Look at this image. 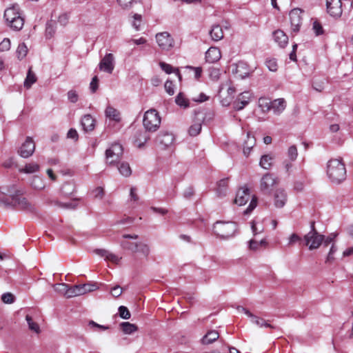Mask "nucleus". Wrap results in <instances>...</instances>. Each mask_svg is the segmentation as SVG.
I'll return each instance as SVG.
<instances>
[{
    "mask_svg": "<svg viewBox=\"0 0 353 353\" xmlns=\"http://www.w3.org/2000/svg\"><path fill=\"white\" fill-rule=\"evenodd\" d=\"M74 190V185L72 183H65L63 184L61 191L63 194L65 195H69L73 192Z\"/></svg>",
    "mask_w": 353,
    "mask_h": 353,
    "instance_id": "603ef678",
    "label": "nucleus"
},
{
    "mask_svg": "<svg viewBox=\"0 0 353 353\" xmlns=\"http://www.w3.org/2000/svg\"><path fill=\"white\" fill-rule=\"evenodd\" d=\"M26 319L27 321V323L28 324V327H29L30 330H31L32 331H33L37 334L40 332V328H39V325L32 321L30 316L27 315L26 317Z\"/></svg>",
    "mask_w": 353,
    "mask_h": 353,
    "instance_id": "49530a36",
    "label": "nucleus"
},
{
    "mask_svg": "<svg viewBox=\"0 0 353 353\" xmlns=\"http://www.w3.org/2000/svg\"><path fill=\"white\" fill-rule=\"evenodd\" d=\"M256 144V140L254 136L250 133L247 134V139L244 141L243 152L245 157H248L251 152L252 149Z\"/></svg>",
    "mask_w": 353,
    "mask_h": 353,
    "instance_id": "b1692460",
    "label": "nucleus"
},
{
    "mask_svg": "<svg viewBox=\"0 0 353 353\" xmlns=\"http://www.w3.org/2000/svg\"><path fill=\"white\" fill-rule=\"evenodd\" d=\"M161 68L167 74H170L173 72V68L171 65L164 63L160 62L159 63Z\"/></svg>",
    "mask_w": 353,
    "mask_h": 353,
    "instance_id": "774afa93",
    "label": "nucleus"
},
{
    "mask_svg": "<svg viewBox=\"0 0 353 353\" xmlns=\"http://www.w3.org/2000/svg\"><path fill=\"white\" fill-rule=\"evenodd\" d=\"M310 231L304 236L305 245L308 246L309 250H315L319 248L323 243L324 236L320 234L315 229L314 222L310 223Z\"/></svg>",
    "mask_w": 353,
    "mask_h": 353,
    "instance_id": "0eeeda50",
    "label": "nucleus"
},
{
    "mask_svg": "<svg viewBox=\"0 0 353 353\" xmlns=\"http://www.w3.org/2000/svg\"><path fill=\"white\" fill-rule=\"evenodd\" d=\"M82 288L81 285H76L70 287L68 290V298L83 295Z\"/></svg>",
    "mask_w": 353,
    "mask_h": 353,
    "instance_id": "58836bf2",
    "label": "nucleus"
},
{
    "mask_svg": "<svg viewBox=\"0 0 353 353\" xmlns=\"http://www.w3.org/2000/svg\"><path fill=\"white\" fill-rule=\"evenodd\" d=\"M302 239L300 236H299L296 233H292L289 237H288V246H292L294 245L296 243L301 242Z\"/></svg>",
    "mask_w": 353,
    "mask_h": 353,
    "instance_id": "864d4df0",
    "label": "nucleus"
},
{
    "mask_svg": "<svg viewBox=\"0 0 353 353\" xmlns=\"http://www.w3.org/2000/svg\"><path fill=\"white\" fill-rule=\"evenodd\" d=\"M39 170H40L39 165L37 163L32 162V163L26 164L23 168H19V171L21 173L33 174V173L39 172Z\"/></svg>",
    "mask_w": 353,
    "mask_h": 353,
    "instance_id": "bb28decb",
    "label": "nucleus"
},
{
    "mask_svg": "<svg viewBox=\"0 0 353 353\" xmlns=\"http://www.w3.org/2000/svg\"><path fill=\"white\" fill-rule=\"evenodd\" d=\"M30 185L32 187V188L37 190H43L46 187V183L44 182L43 179L38 175H35L33 176Z\"/></svg>",
    "mask_w": 353,
    "mask_h": 353,
    "instance_id": "7c9ffc66",
    "label": "nucleus"
},
{
    "mask_svg": "<svg viewBox=\"0 0 353 353\" xmlns=\"http://www.w3.org/2000/svg\"><path fill=\"white\" fill-rule=\"evenodd\" d=\"M69 21V15L66 13H63L59 15L58 18V23L63 26H65Z\"/></svg>",
    "mask_w": 353,
    "mask_h": 353,
    "instance_id": "0e129e2a",
    "label": "nucleus"
},
{
    "mask_svg": "<svg viewBox=\"0 0 353 353\" xmlns=\"http://www.w3.org/2000/svg\"><path fill=\"white\" fill-rule=\"evenodd\" d=\"M252 93L250 92H243L241 93L233 103V108L236 110H243L250 101Z\"/></svg>",
    "mask_w": 353,
    "mask_h": 353,
    "instance_id": "dca6fc26",
    "label": "nucleus"
},
{
    "mask_svg": "<svg viewBox=\"0 0 353 353\" xmlns=\"http://www.w3.org/2000/svg\"><path fill=\"white\" fill-rule=\"evenodd\" d=\"M268 243L265 239H262L260 241H256L255 240H250L249 242V248L250 250L256 251L258 250L261 247H266Z\"/></svg>",
    "mask_w": 353,
    "mask_h": 353,
    "instance_id": "4c0bfd02",
    "label": "nucleus"
},
{
    "mask_svg": "<svg viewBox=\"0 0 353 353\" xmlns=\"http://www.w3.org/2000/svg\"><path fill=\"white\" fill-rule=\"evenodd\" d=\"M228 188V179H223L217 183L216 192L217 196H223L226 194Z\"/></svg>",
    "mask_w": 353,
    "mask_h": 353,
    "instance_id": "2f4dec72",
    "label": "nucleus"
},
{
    "mask_svg": "<svg viewBox=\"0 0 353 353\" xmlns=\"http://www.w3.org/2000/svg\"><path fill=\"white\" fill-rule=\"evenodd\" d=\"M175 101L177 105L186 108L188 106V100L185 97V96L182 93H179L175 99Z\"/></svg>",
    "mask_w": 353,
    "mask_h": 353,
    "instance_id": "09e8293b",
    "label": "nucleus"
},
{
    "mask_svg": "<svg viewBox=\"0 0 353 353\" xmlns=\"http://www.w3.org/2000/svg\"><path fill=\"white\" fill-rule=\"evenodd\" d=\"M81 124L85 132H90L95 127V120L90 114H85L82 117Z\"/></svg>",
    "mask_w": 353,
    "mask_h": 353,
    "instance_id": "4be33fe9",
    "label": "nucleus"
},
{
    "mask_svg": "<svg viewBox=\"0 0 353 353\" xmlns=\"http://www.w3.org/2000/svg\"><path fill=\"white\" fill-rule=\"evenodd\" d=\"M301 13L302 11L299 8L292 9L289 13L291 28L294 32H298L300 29L302 23Z\"/></svg>",
    "mask_w": 353,
    "mask_h": 353,
    "instance_id": "4468645a",
    "label": "nucleus"
},
{
    "mask_svg": "<svg viewBox=\"0 0 353 353\" xmlns=\"http://www.w3.org/2000/svg\"><path fill=\"white\" fill-rule=\"evenodd\" d=\"M327 175L332 183H341L346 179L345 164L340 159H330L327 163Z\"/></svg>",
    "mask_w": 353,
    "mask_h": 353,
    "instance_id": "f03ea898",
    "label": "nucleus"
},
{
    "mask_svg": "<svg viewBox=\"0 0 353 353\" xmlns=\"http://www.w3.org/2000/svg\"><path fill=\"white\" fill-rule=\"evenodd\" d=\"M326 6L330 16L335 18L341 16L343 12L341 0H327Z\"/></svg>",
    "mask_w": 353,
    "mask_h": 353,
    "instance_id": "f8f14e48",
    "label": "nucleus"
},
{
    "mask_svg": "<svg viewBox=\"0 0 353 353\" xmlns=\"http://www.w3.org/2000/svg\"><path fill=\"white\" fill-rule=\"evenodd\" d=\"M83 294L96 290L98 287L95 283H85L81 285Z\"/></svg>",
    "mask_w": 353,
    "mask_h": 353,
    "instance_id": "8fccbe9b",
    "label": "nucleus"
},
{
    "mask_svg": "<svg viewBox=\"0 0 353 353\" xmlns=\"http://www.w3.org/2000/svg\"><path fill=\"white\" fill-rule=\"evenodd\" d=\"M56 31V26L55 22L50 21L47 23L46 24V37L47 39L52 38Z\"/></svg>",
    "mask_w": 353,
    "mask_h": 353,
    "instance_id": "ea45409f",
    "label": "nucleus"
},
{
    "mask_svg": "<svg viewBox=\"0 0 353 353\" xmlns=\"http://www.w3.org/2000/svg\"><path fill=\"white\" fill-rule=\"evenodd\" d=\"M135 1L136 0H117L119 6L124 9L130 8Z\"/></svg>",
    "mask_w": 353,
    "mask_h": 353,
    "instance_id": "680f3d73",
    "label": "nucleus"
},
{
    "mask_svg": "<svg viewBox=\"0 0 353 353\" xmlns=\"http://www.w3.org/2000/svg\"><path fill=\"white\" fill-rule=\"evenodd\" d=\"M250 321L252 323L255 324L256 326L259 327H270V328H274L273 325L270 324L266 320H265L263 318L259 317L255 315H252V316L250 318Z\"/></svg>",
    "mask_w": 353,
    "mask_h": 353,
    "instance_id": "c756f323",
    "label": "nucleus"
},
{
    "mask_svg": "<svg viewBox=\"0 0 353 353\" xmlns=\"http://www.w3.org/2000/svg\"><path fill=\"white\" fill-rule=\"evenodd\" d=\"M92 194L96 199H101L104 195V191L102 188L97 187L93 190Z\"/></svg>",
    "mask_w": 353,
    "mask_h": 353,
    "instance_id": "338daca9",
    "label": "nucleus"
},
{
    "mask_svg": "<svg viewBox=\"0 0 353 353\" xmlns=\"http://www.w3.org/2000/svg\"><path fill=\"white\" fill-rule=\"evenodd\" d=\"M10 197L13 200L12 208L28 212H34V206L26 197L23 196L21 191H14V193L10 194Z\"/></svg>",
    "mask_w": 353,
    "mask_h": 353,
    "instance_id": "6e6552de",
    "label": "nucleus"
},
{
    "mask_svg": "<svg viewBox=\"0 0 353 353\" xmlns=\"http://www.w3.org/2000/svg\"><path fill=\"white\" fill-rule=\"evenodd\" d=\"M164 87L168 94L170 95H173L174 94V85L172 81H167L165 83Z\"/></svg>",
    "mask_w": 353,
    "mask_h": 353,
    "instance_id": "bf43d9fd",
    "label": "nucleus"
},
{
    "mask_svg": "<svg viewBox=\"0 0 353 353\" xmlns=\"http://www.w3.org/2000/svg\"><path fill=\"white\" fill-rule=\"evenodd\" d=\"M273 37L274 41L278 43L280 48H285L288 43V37L281 30L274 31Z\"/></svg>",
    "mask_w": 353,
    "mask_h": 353,
    "instance_id": "412c9836",
    "label": "nucleus"
},
{
    "mask_svg": "<svg viewBox=\"0 0 353 353\" xmlns=\"http://www.w3.org/2000/svg\"><path fill=\"white\" fill-rule=\"evenodd\" d=\"M201 126L202 125L200 121L193 123L188 130L189 134L192 137L198 135L201 130Z\"/></svg>",
    "mask_w": 353,
    "mask_h": 353,
    "instance_id": "79ce46f5",
    "label": "nucleus"
},
{
    "mask_svg": "<svg viewBox=\"0 0 353 353\" xmlns=\"http://www.w3.org/2000/svg\"><path fill=\"white\" fill-rule=\"evenodd\" d=\"M221 57V51L216 47H210L205 53L206 61L214 63L218 61Z\"/></svg>",
    "mask_w": 353,
    "mask_h": 353,
    "instance_id": "aec40b11",
    "label": "nucleus"
},
{
    "mask_svg": "<svg viewBox=\"0 0 353 353\" xmlns=\"http://www.w3.org/2000/svg\"><path fill=\"white\" fill-rule=\"evenodd\" d=\"M268 68L272 72H276L278 69V65L275 59H269L265 61Z\"/></svg>",
    "mask_w": 353,
    "mask_h": 353,
    "instance_id": "3c124183",
    "label": "nucleus"
},
{
    "mask_svg": "<svg viewBox=\"0 0 353 353\" xmlns=\"http://www.w3.org/2000/svg\"><path fill=\"white\" fill-rule=\"evenodd\" d=\"M287 201V194L283 189L279 188L274 193V204L275 207L283 208Z\"/></svg>",
    "mask_w": 353,
    "mask_h": 353,
    "instance_id": "a211bd4d",
    "label": "nucleus"
},
{
    "mask_svg": "<svg viewBox=\"0 0 353 353\" xmlns=\"http://www.w3.org/2000/svg\"><path fill=\"white\" fill-rule=\"evenodd\" d=\"M122 155V145L119 143H115L106 150L105 156L107 163L110 165L119 163Z\"/></svg>",
    "mask_w": 353,
    "mask_h": 353,
    "instance_id": "1a4fd4ad",
    "label": "nucleus"
},
{
    "mask_svg": "<svg viewBox=\"0 0 353 353\" xmlns=\"http://www.w3.org/2000/svg\"><path fill=\"white\" fill-rule=\"evenodd\" d=\"M274 159L272 154H264L261 157L259 165L262 168L268 170L272 167Z\"/></svg>",
    "mask_w": 353,
    "mask_h": 353,
    "instance_id": "cd10ccee",
    "label": "nucleus"
},
{
    "mask_svg": "<svg viewBox=\"0 0 353 353\" xmlns=\"http://www.w3.org/2000/svg\"><path fill=\"white\" fill-rule=\"evenodd\" d=\"M6 24L10 29L19 31L24 25V19L19 5L15 4L8 8L4 12Z\"/></svg>",
    "mask_w": 353,
    "mask_h": 353,
    "instance_id": "7ed1b4c3",
    "label": "nucleus"
},
{
    "mask_svg": "<svg viewBox=\"0 0 353 353\" xmlns=\"http://www.w3.org/2000/svg\"><path fill=\"white\" fill-rule=\"evenodd\" d=\"M118 170L121 174H122L124 176H129L131 173L132 170L131 168L128 163L122 162L121 163H119Z\"/></svg>",
    "mask_w": 353,
    "mask_h": 353,
    "instance_id": "e433bc0d",
    "label": "nucleus"
},
{
    "mask_svg": "<svg viewBox=\"0 0 353 353\" xmlns=\"http://www.w3.org/2000/svg\"><path fill=\"white\" fill-rule=\"evenodd\" d=\"M213 231L221 239H227L234 236L237 225L232 221H216L213 225Z\"/></svg>",
    "mask_w": 353,
    "mask_h": 353,
    "instance_id": "39448f33",
    "label": "nucleus"
},
{
    "mask_svg": "<svg viewBox=\"0 0 353 353\" xmlns=\"http://www.w3.org/2000/svg\"><path fill=\"white\" fill-rule=\"evenodd\" d=\"M210 35L212 40L218 41L223 38V32L222 28L219 25H214L210 32Z\"/></svg>",
    "mask_w": 353,
    "mask_h": 353,
    "instance_id": "a878e982",
    "label": "nucleus"
},
{
    "mask_svg": "<svg viewBox=\"0 0 353 353\" xmlns=\"http://www.w3.org/2000/svg\"><path fill=\"white\" fill-rule=\"evenodd\" d=\"M120 325L125 334H131L137 330V326L129 322H123Z\"/></svg>",
    "mask_w": 353,
    "mask_h": 353,
    "instance_id": "473e14b6",
    "label": "nucleus"
},
{
    "mask_svg": "<svg viewBox=\"0 0 353 353\" xmlns=\"http://www.w3.org/2000/svg\"><path fill=\"white\" fill-rule=\"evenodd\" d=\"M16 53L19 59H23L28 53V47L24 43H20L18 46Z\"/></svg>",
    "mask_w": 353,
    "mask_h": 353,
    "instance_id": "c03bdc74",
    "label": "nucleus"
},
{
    "mask_svg": "<svg viewBox=\"0 0 353 353\" xmlns=\"http://www.w3.org/2000/svg\"><path fill=\"white\" fill-rule=\"evenodd\" d=\"M55 292L65 296L68 298L69 285L65 283H57L53 285Z\"/></svg>",
    "mask_w": 353,
    "mask_h": 353,
    "instance_id": "72a5a7b5",
    "label": "nucleus"
},
{
    "mask_svg": "<svg viewBox=\"0 0 353 353\" xmlns=\"http://www.w3.org/2000/svg\"><path fill=\"white\" fill-rule=\"evenodd\" d=\"M88 325L90 327V329L93 332H102L106 331L110 329L109 326L100 325L92 320L88 322Z\"/></svg>",
    "mask_w": 353,
    "mask_h": 353,
    "instance_id": "f704fd0d",
    "label": "nucleus"
},
{
    "mask_svg": "<svg viewBox=\"0 0 353 353\" xmlns=\"http://www.w3.org/2000/svg\"><path fill=\"white\" fill-rule=\"evenodd\" d=\"M105 114L110 121L117 123L119 122L121 119L119 111L110 105L107 106L105 110Z\"/></svg>",
    "mask_w": 353,
    "mask_h": 353,
    "instance_id": "393cba45",
    "label": "nucleus"
},
{
    "mask_svg": "<svg viewBox=\"0 0 353 353\" xmlns=\"http://www.w3.org/2000/svg\"><path fill=\"white\" fill-rule=\"evenodd\" d=\"M143 124L147 131H157L161 124V117L158 112L154 109L146 111L143 116Z\"/></svg>",
    "mask_w": 353,
    "mask_h": 353,
    "instance_id": "423d86ee",
    "label": "nucleus"
},
{
    "mask_svg": "<svg viewBox=\"0 0 353 353\" xmlns=\"http://www.w3.org/2000/svg\"><path fill=\"white\" fill-rule=\"evenodd\" d=\"M123 292V289L120 285H115L113 287L111 290L110 293L112 296L117 298L121 295Z\"/></svg>",
    "mask_w": 353,
    "mask_h": 353,
    "instance_id": "052dcab7",
    "label": "nucleus"
},
{
    "mask_svg": "<svg viewBox=\"0 0 353 353\" xmlns=\"http://www.w3.org/2000/svg\"><path fill=\"white\" fill-rule=\"evenodd\" d=\"M58 205L61 208L67 209H74L77 206V202H67V203H59Z\"/></svg>",
    "mask_w": 353,
    "mask_h": 353,
    "instance_id": "69168bd1",
    "label": "nucleus"
},
{
    "mask_svg": "<svg viewBox=\"0 0 353 353\" xmlns=\"http://www.w3.org/2000/svg\"><path fill=\"white\" fill-rule=\"evenodd\" d=\"M250 199H251L250 205L244 211V214H248L257 205V198L255 196L251 195L250 191L248 188H242L237 191L234 202L237 205L241 206L245 205Z\"/></svg>",
    "mask_w": 353,
    "mask_h": 353,
    "instance_id": "20e7f679",
    "label": "nucleus"
},
{
    "mask_svg": "<svg viewBox=\"0 0 353 353\" xmlns=\"http://www.w3.org/2000/svg\"><path fill=\"white\" fill-rule=\"evenodd\" d=\"M132 26L136 30H140L142 23V16L139 14H134L132 17Z\"/></svg>",
    "mask_w": 353,
    "mask_h": 353,
    "instance_id": "a18cd8bd",
    "label": "nucleus"
},
{
    "mask_svg": "<svg viewBox=\"0 0 353 353\" xmlns=\"http://www.w3.org/2000/svg\"><path fill=\"white\" fill-rule=\"evenodd\" d=\"M121 247L141 258H148L150 249L148 244L140 241L137 234H123L120 241Z\"/></svg>",
    "mask_w": 353,
    "mask_h": 353,
    "instance_id": "f257e3e1",
    "label": "nucleus"
},
{
    "mask_svg": "<svg viewBox=\"0 0 353 353\" xmlns=\"http://www.w3.org/2000/svg\"><path fill=\"white\" fill-rule=\"evenodd\" d=\"M3 303L10 304L14 302V296L11 293H5L1 296Z\"/></svg>",
    "mask_w": 353,
    "mask_h": 353,
    "instance_id": "e2e57ef3",
    "label": "nucleus"
},
{
    "mask_svg": "<svg viewBox=\"0 0 353 353\" xmlns=\"http://www.w3.org/2000/svg\"><path fill=\"white\" fill-rule=\"evenodd\" d=\"M277 182V179L274 177L273 174L266 173L261 179L260 188L263 192H269Z\"/></svg>",
    "mask_w": 353,
    "mask_h": 353,
    "instance_id": "2eb2a0df",
    "label": "nucleus"
},
{
    "mask_svg": "<svg viewBox=\"0 0 353 353\" xmlns=\"http://www.w3.org/2000/svg\"><path fill=\"white\" fill-rule=\"evenodd\" d=\"M36 81L37 78L35 74L32 72L31 69H29L24 81V86L27 88H30Z\"/></svg>",
    "mask_w": 353,
    "mask_h": 353,
    "instance_id": "a19ab883",
    "label": "nucleus"
},
{
    "mask_svg": "<svg viewBox=\"0 0 353 353\" xmlns=\"http://www.w3.org/2000/svg\"><path fill=\"white\" fill-rule=\"evenodd\" d=\"M286 108V102L283 99H277L272 101L271 109L274 114H280Z\"/></svg>",
    "mask_w": 353,
    "mask_h": 353,
    "instance_id": "5701e85b",
    "label": "nucleus"
},
{
    "mask_svg": "<svg viewBox=\"0 0 353 353\" xmlns=\"http://www.w3.org/2000/svg\"><path fill=\"white\" fill-rule=\"evenodd\" d=\"M115 66V58L113 54H106L99 63V69L108 74H112Z\"/></svg>",
    "mask_w": 353,
    "mask_h": 353,
    "instance_id": "9b49d317",
    "label": "nucleus"
},
{
    "mask_svg": "<svg viewBox=\"0 0 353 353\" xmlns=\"http://www.w3.org/2000/svg\"><path fill=\"white\" fill-rule=\"evenodd\" d=\"M294 161H291L288 159H285L283 161V168L288 174H290L292 172Z\"/></svg>",
    "mask_w": 353,
    "mask_h": 353,
    "instance_id": "4d7b16f0",
    "label": "nucleus"
},
{
    "mask_svg": "<svg viewBox=\"0 0 353 353\" xmlns=\"http://www.w3.org/2000/svg\"><path fill=\"white\" fill-rule=\"evenodd\" d=\"M95 253L102 257H104L105 260L111 261L115 264H118L121 260V256H119L118 255H116L104 249H97L95 250Z\"/></svg>",
    "mask_w": 353,
    "mask_h": 353,
    "instance_id": "6ab92c4d",
    "label": "nucleus"
},
{
    "mask_svg": "<svg viewBox=\"0 0 353 353\" xmlns=\"http://www.w3.org/2000/svg\"><path fill=\"white\" fill-rule=\"evenodd\" d=\"M312 29L316 36L321 35L323 33V27L321 25V23L317 21H314L313 22Z\"/></svg>",
    "mask_w": 353,
    "mask_h": 353,
    "instance_id": "6e6d98bb",
    "label": "nucleus"
},
{
    "mask_svg": "<svg viewBox=\"0 0 353 353\" xmlns=\"http://www.w3.org/2000/svg\"><path fill=\"white\" fill-rule=\"evenodd\" d=\"M119 313L120 317L123 319H129L130 318V313L128 309L125 306H120L119 307Z\"/></svg>",
    "mask_w": 353,
    "mask_h": 353,
    "instance_id": "5fc2aeb1",
    "label": "nucleus"
},
{
    "mask_svg": "<svg viewBox=\"0 0 353 353\" xmlns=\"http://www.w3.org/2000/svg\"><path fill=\"white\" fill-rule=\"evenodd\" d=\"M0 205L12 208L13 200L10 197V195L8 197L4 194L3 192H1V194H0Z\"/></svg>",
    "mask_w": 353,
    "mask_h": 353,
    "instance_id": "37998d69",
    "label": "nucleus"
},
{
    "mask_svg": "<svg viewBox=\"0 0 353 353\" xmlns=\"http://www.w3.org/2000/svg\"><path fill=\"white\" fill-rule=\"evenodd\" d=\"M219 337V333L215 330L208 332L202 339V343L205 345L210 344L216 341Z\"/></svg>",
    "mask_w": 353,
    "mask_h": 353,
    "instance_id": "c85d7f7f",
    "label": "nucleus"
},
{
    "mask_svg": "<svg viewBox=\"0 0 353 353\" xmlns=\"http://www.w3.org/2000/svg\"><path fill=\"white\" fill-rule=\"evenodd\" d=\"M287 155L288 160L295 161L298 156V151L295 145H291L290 147H289V148L288 149Z\"/></svg>",
    "mask_w": 353,
    "mask_h": 353,
    "instance_id": "de8ad7c7",
    "label": "nucleus"
},
{
    "mask_svg": "<svg viewBox=\"0 0 353 353\" xmlns=\"http://www.w3.org/2000/svg\"><path fill=\"white\" fill-rule=\"evenodd\" d=\"M35 150V144L32 138L27 137L24 143H22L18 152L23 158H28L32 155Z\"/></svg>",
    "mask_w": 353,
    "mask_h": 353,
    "instance_id": "ddd939ff",
    "label": "nucleus"
},
{
    "mask_svg": "<svg viewBox=\"0 0 353 353\" xmlns=\"http://www.w3.org/2000/svg\"><path fill=\"white\" fill-rule=\"evenodd\" d=\"M10 48V41L9 39L5 38L0 43V51L5 52L9 50Z\"/></svg>",
    "mask_w": 353,
    "mask_h": 353,
    "instance_id": "13d9d810",
    "label": "nucleus"
},
{
    "mask_svg": "<svg viewBox=\"0 0 353 353\" xmlns=\"http://www.w3.org/2000/svg\"><path fill=\"white\" fill-rule=\"evenodd\" d=\"M271 103L268 99L265 97H261L259 99V107L261 109L263 112H266L271 109Z\"/></svg>",
    "mask_w": 353,
    "mask_h": 353,
    "instance_id": "c9c22d12",
    "label": "nucleus"
},
{
    "mask_svg": "<svg viewBox=\"0 0 353 353\" xmlns=\"http://www.w3.org/2000/svg\"><path fill=\"white\" fill-rule=\"evenodd\" d=\"M159 47L164 51H170L174 46V41L168 32L157 33L155 36Z\"/></svg>",
    "mask_w": 353,
    "mask_h": 353,
    "instance_id": "9d476101",
    "label": "nucleus"
},
{
    "mask_svg": "<svg viewBox=\"0 0 353 353\" xmlns=\"http://www.w3.org/2000/svg\"><path fill=\"white\" fill-rule=\"evenodd\" d=\"M174 136L169 132H161L157 137V143L162 148L170 146L174 141Z\"/></svg>",
    "mask_w": 353,
    "mask_h": 353,
    "instance_id": "f3484780",
    "label": "nucleus"
}]
</instances>
